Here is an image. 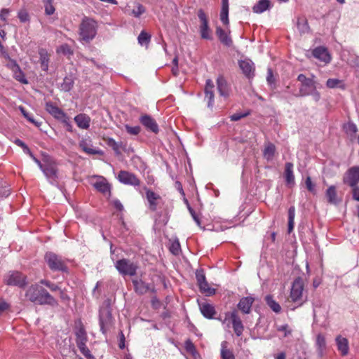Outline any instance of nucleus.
<instances>
[{"label": "nucleus", "instance_id": "nucleus-1", "mask_svg": "<svg viewBox=\"0 0 359 359\" xmlns=\"http://www.w3.org/2000/svg\"><path fill=\"white\" fill-rule=\"evenodd\" d=\"M27 300L39 305L57 306V301L43 287L38 284L30 285L25 292Z\"/></svg>", "mask_w": 359, "mask_h": 359}, {"label": "nucleus", "instance_id": "nucleus-2", "mask_svg": "<svg viewBox=\"0 0 359 359\" xmlns=\"http://www.w3.org/2000/svg\"><path fill=\"white\" fill-rule=\"evenodd\" d=\"M297 80L300 83L297 96L306 97L311 95L316 102L320 100V93L318 90L320 84L316 79L314 74H311L310 76L307 77L304 74H299Z\"/></svg>", "mask_w": 359, "mask_h": 359}, {"label": "nucleus", "instance_id": "nucleus-3", "mask_svg": "<svg viewBox=\"0 0 359 359\" xmlns=\"http://www.w3.org/2000/svg\"><path fill=\"white\" fill-rule=\"evenodd\" d=\"M114 318L111 314V302L109 299L104 302L99 309V325L100 331L107 335L108 331L112 327Z\"/></svg>", "mask_w": 359, "mask_h": 359}, {"label": "nucleus", "instance_id": "nucleus-4", "mask_svg": "<svg viewBox=\"0 0 359 359\" xmlns=\"http://www.w3.org/2000/svg\"><path fill=\"white\" fill-rule=\"evenodd\" d=\"M97 34L96 22L93 19L84 18L79 26V35L81 39L85 42H90Z\"/></svg>", "mask_w": 359, "mask_h": 359}, {"label": "nucleus", "instance_id": "nucleus-5", "mask_svg": "<svg viewBox=\"0 0 359 359\" xmlns=\"http://www.w3.org/2000/svg\"><path fill=\"white\" fill-rule=\"evenodd\" d=\"M44 259L50 270L53 271L68 272V267L65 261L60 256L52 252H48L46 253Z\"/></svg>", "mask_w": 359, "mask_h": 359}, {"label": "nucleus", "instance_id": "nucleus-6", "mask_svg": "<svg viewBox=\"0 0 359 359\" xmlns=\"http://www.w3.org/2000/svg\"><path fill=\"white\" fill-rule=\"evenodd\" d=\"M114 266L121 275L130 276L136 275L138 269L136 264L125 258L117 260L114 264Z\"/></svg>", "mask_w": 359, "mask_h": 359}, {"label": "nucleus", "instance_id": "nucleus-7", "mask_svg": "<svg viewBox=\"0 0 359 359\" xmlns=\"http://www.w3.org/2000/svg\"><path fill=\"white\" fill-rule=\"evenodd\" d=\"M227 320H231L236 335L241 337L244 331V325L236 309L225 313V318L222 320V323H225Z\"/></svg>", "mask_w": 359, "mask_h": 359}, {"label": "nucleus", "instance_id": "nucleus-8", "mask_svg": "<svg viewBox=\"0 0 359 359\" xmlns=\"http://www.w3.org/2000/svg\"><path fill=\"white\" fill-rule=\"evenodd\" d=\"M198 18L200 20L199 32L201 39L206 40H212V31L209 26L208 18L205 11L201 8L197 13Z\"/></svg>", "mask_w": 359, "mask_h": 359}, {"label": "nucleus", "instance_id": "nucleus-9", "mask_svg": "<svg viewBox=\"0 0 359 359\" xmlns=\"http://www.w3.org/2000/svg\"><path fill=\"white\" fill-rule=\"evenodd\" d=\"M304 290V281L300 277L294 279L292 283L290 291V298L294 303L298 304V306H302L304 303L302 300Z\"/></svg>", "mask_w": 359, "mask_h": 359}, {"label": "nucleus", "instance_id": "nucleus-10", "mask_svg": "<svg viewBox=\"0 0 359 359\" xmlns=\"http://www.w3.org/2000/svg\"><path fill=\"white\" fill-rule=\"evenodd\" d=\"M4 281L8 285L24 287L27 285V276L17 271H10L5 276Z\"/></svg>", "mask_w": 359, "mask_h": 359}, {"label": "nucleus", "instance_id": "nucleus-11", "mask_svg": "<svg viewBox=\"0 0 359 359\" xmlns=\"http://www.w3.org/2000/svg\"><path fill=\"white\" fill-rule=\"evenodd\" d=\"M41 170L52 185L57 184L58 169L55 163L45 162V165L43 166Z\"/></svg>", "mask_w": 359, "mask_h": 359}, {"label": "nucleus", "instance_id": "nucleus-12", "mask_svg": "<svg viewBox=\"0 0 359 359\" xmlns=\"http://www.w3.org/2000/svg\"><path fill=\"white\" fill-rule=\"evenodd\" d=\"M144 190L145 191L146 198L148 202V208L149 210L151 212L156 211L158 207L163 204V199L161 196L147 187H144Z\"/></svg>", "mask_w": 359, "mask_h": 359}, {"label": "nucleus", "instance_id": "nucleus-13", "mask_svg": "<svg viewBox=\"0 0 359 359\" xmlns=\"http://www.w3.org/2000/svg\"><path fill=\"white\" fill-rule=\"evenodd\" d=\"M343 183L346 185L355 187L359 183V166L348 168L343 176Z\"/></svg>", "mask_w": 359, "mask_h": 359}, {"label": "nucleus", "instance_id": "nucleus-14", "mask_svg": "<svg viewBox=\"0 0 359 359\" xmlns=\"http://www.w3.org/2000/svg\"><path fill=\"white\" fill-rule=\"evenodd\" d=\"M117 178L118 181L123 184L131 185L133 187H137L140 184V180L137 177V176L128 171L121 170L118 172Z\"/></svg>", "mask_w": 359, "mask_h": 359}, {"label": "nucleus", "instance_id": "nucleus-15", "mask_svg": "<svg viewBox=\"0 0 359 359\" xmlns=\"http://www.w3.org/2000/svg\"><path fill=\"white\" fill-rule=\"evenodd\" d=\"M238 66L243 74L248 79H251L255 76V65L249 59L241 60L238 61Z\"/></svg>", "mask_w": 359, "mask_h": 359}, {"label": "nucleus", "instance_id": "nucleus-16", "mask_svg": "<svg viewBox=\"0 0 359 359\" xmlns=\"http://www.w3.org/2000/svg\"><path fill=\"white\" fill-rule=\"evenodd\" d=\"M45 109L54 118L59 121H62L66 118L67 114L60 108L57 107L54 103L48 102L46 103Z\"/></svg>", "mask_w": 359, "mask_h": 359}, {"label": "nucleus", "instance_id": "nucleus-17", "mask_svg": "<svg viewBox=\"0 0 359 359\" xmlns=\"http://www.w3.org/2000/svg\"><path fill=\"white\" fill-rule=\"evenodd\" d=\"M140 122L144 128L155 134H157L159 131L158 126L156 120L152 118L150 115L144 114L140 117Z\"/></svg>", "mask_w": 359, "mask_h": 359}, {"label": "nucleus", "instance_id": "nucleus-18", "mask_svg": "<svg viewBox=\"0 0 359 359\" xmlns=\"http://www.w3.org/2000/svg\"><path fill=\"white\" fill-rule=\"evenodd\" d=\"M133 284L135 292L139 294H144L149 291L153 293H156V292L154 287H151L150 284L147 283L142 280H133Z\"/></svg>", "mask_w": 359, "mask_h": 359}, {"label": "nucleus", "instance_id": "nucleus-19", "mask_svg": "<svg viewBox=\"0 0 359 359\" xmlns=\"http://www.w3.org/2000/svg\"><path fill=\"white\" fill-rule=\"evenodd\" d=\"M214 83L210 79H207L204 89L205 99L208 101V107L212 108L214 105L215 95H214Z\"/></svg>", "mask_w": 359, "mask_h": 359}, {"label": "nucleus", "instance_id": "nucleus-20", "mask_svg": "<svg viewBox=\"0 0 359 359\" xmlns=\"http://www.w3.org/2000/svg\"><path fill=\"white\" fill-rule=\"evenodd\" d=\"M312 54L314 57L325 64H327L331 61V56L325 47H316L313 50Z\"/></svg>", "mask_w": 359, "mask_h": 359}, {"label": "nucleus", "instance_id": "nucleus-21", "mask_svg": "<svg viewBox=\"0 0 359 359\" xmlns=\"http://www.w3.org/2000/svg\"><path fill=\"white\" fill-rule=\"evenodd\" d=\"M254 302L255 299L252 297H244L240 299L237 307L243 314H249Z\"/></svg>", "mask_w": 359, "mask_h": 359}, {"label": "nucleus", "instance_id": "nucleus-22", "mask_svg": "<svg viewBox=\"0 0 359 359\" xmlns=\"http://www.w3.org/2000/svg\"><path fill=\"white\" fill-rule=\"evenodd\" d=\"M217 90L219 95L225 98L230 95L231 88L226 80L223 76H219L217 79Z\"/></svg>", "mask_w": 359, "mask_h": 359}, {"label": "nucleus", "instance_id": "nucleus-23", "mask_svg": "<svg viewBox=\"0 0 359 359\" xmlns=\"http://www.w3.org/2000/svg\"><path fill=\"white\" fill-rule=\"evenodd\" d=\"M229 34L230 32H226L219 26H217L216 27V34L219 41L226 47H231L233 45V41Z\"/></svg>", "mask_w": 359, "mask_h": 359}, {"label": "nucleus", "instance_id": "nucleus-24", "mask_svg": "<svg viewBox=\"0 0 359 359\" xmlns=\"http://www.w3.org/2000/svg\"><path fill=\"white\" fill-rule=\"evenodd\" d=\"M199 308L202 315L208 318L212 319L216 314V311L213 305L207 302H198Z\"/></svg>", "mask_w": 359, "mask_h": 359}, {"label": "nucleus", "instance_id": "nucleus-25", "mask_svg": "<svg viewBox=\"0 0 359 359\" xmlns=\"http://www.w3.org/2000/svg\"><path fill=\"white\" fill-rule=\"evenodd\" d=\"M336 344L338 351L341 353V355L345 356L348 355L349 351L348 341L346 338L338 335L336 339Z\"/></svg>", "mask_w": 359, "mask_h": 359}, {"label": "nucleus", "instance_id": "nucleus-26", "mask_svg": "<svg viewBox=\"0 0 359 359\" xmlns=\"http://www.w3.org/2000/svg\"><path fill=\"white\" fill-rule=\"evenodd\" d=\"M293 167L291 162H287L285 165L284 177L287 185L293 186L295 184Z\"/></svg>", "mask_w": 359, "mask_h": 359}, {"label": "nucleus", "instance_id": "nucleus-27", "mask_svg": "<svg viewBox=\"0 0 359 359\" xmlns=\"http://www.w3.org/2000/svg\"><path fill=\"white\" fill-rule=\"evenodd\" d=\"M74 121L81 129L87 130L90 127V118L86 114H79L74 117Z\"/></svg>", "mask_w": 359, "mask_h": 359}, {"label": "nucleus", "instance_id": "nucleus-28", "mask_svg": "<svg viewBox=\"0 0 359 359\" xmlns=\"http://www.w3.org/2000/svg\"><path fill=\"white\" fill-rule=\"evenodd\" d=\"M93 186L97 191L102 193L103 194H111L110 184L107 182L106 179L104 177H102L101 180L94 183Z\"/></svg>", "mask_w": 359, "mask_h": 359}, {"label": "nucleus", "instance_id": "nucleus-29", "mask_svg": "<svg viewBox=\"0 0 359 359\" xmlns=\"http://www.w3.org/2000/svg\"><path fill=\"white\" fill-rule=\"evenodd\" d=\"M325 196L328 203L331 204L337 205L341 201V200H339L337 198L336 187L334 185L328 187L326 190Z\"/></svg>", "mask_w": 359, "mask_h": 359}, {"label": "nucleus", "instance_id": "nucleus-30", "mask_svg": "<svg viewBox=\"0 0 359 359\" xmlns=\"http://www.w3.org/2000/svg\"><path fill=\"white\" fill-rule=\"evenodd\" d=\"M104 140L107 145L113 149L116 156H119L121 154V149L122 148L123 146L121 142H116L112 137H107L104 138Z\"/></svg>", "mask_w": 359, "mask_h": 359}, {"label": "nucleus", "instance_id": "nucleus-31", "mask_svg": "<svg viewBox=\"0 0 359 359\" xmlns=\"http://www.w3.org/2000/svg\"><path fill=\"white\" fill-rule=\"evenodd\" d=\"M39 60L41 63V67L43 71H48V63H49V55L44 48H40L39 50Z\"/></svg>", "mask_w": 359, "mask_h": 359}, {"label": "nucleus", "instance_id": "nucleus-32", "mask_svg": "<svg viewBox=\"0 0 359 359\" xmlns=\"http://www.w3.org/2000/svg\"><path fill=\"white\" fill-rule=\"evenodd\" d=\"M276 146L271 142H268L265 144L263 150V156L268 161H271L276 153Z\"/></svg>", "mask_w": 359, "mask_h": 359}, {"label": "nucleus", "instance_id": "nucleus-33", "mask_svg": "<svg viewBox=\"0 0 359 359\" xmlns=\"http://www.w3.org/2000/svg\"><path fill=\"white\" fill-rule=\"evenodd\" d=\"M271 3L269 0H260L252 7L255 13H262L270 8Z\"/></svg>", "mask_w": 359, "mask_h": 359}, {"label": "nucleus", "instance_id": "nucleus-34", "mask_svg": "<svg viewBox=\"0 0 359 359\" xmlns=\"http://www.w3.org/2000/svg\"><path fill=\"white\" fill-rule=\"evenodd\" d=\"M228 342L223 341L221 344L220 355L222 359H235V355L232 351L227 348Z\"/></svg>", "mask_w": 359, "mask_h": 359}, {"label": "nucleus", "instance_id": "nucleus-35", "mask_svg": "<svg viewBox=\"0 0 359 359\" xmlns=\"http://www.w3.org/2000/svg\"><path fill=\"white\" fill-rule=\"evenodd\" d=\"M79 147L85 153L90 154V155L98 154V155L102 156L104 154L103 151L98 149L93 148L91 146H90L88 148H86V140H82L81 141L79 142Z\"/></svg>", "mask_w": 359, "mask_h": 359}, {"label": "nucleus", "instance_id": "nucleus-36", "mask_svg": "<svg viewBox=\"0 0 359 359\" xmlns=\"http://www.w3.org/2000/svg\"><path fill=\"white\" fill-rule=\"evenodd\" d=\"M265 301L269 308L275 313H279L281 311V306L276 302L272 295L268 294L265 297Z\"/></svg>", "mask_w": 359, "mask_h": 359}, {"label": "nucleus", "instance_id": "nucleus-37", "mask_svg": "<svg viewBox=\"0 0 359 359\" xmlns=\"http://www.w3.org/2000/svg\"><path fill=\"white\" fill-rule=\"evenodd\" d=\"M76 344L86 343L88 341L87 333L85 328L81 326L76 332Z\"/></svg>", "mask_w": 359, "mask_h": 359}, {"label": "nucleus", "instance_id": "nucleus-38", "mask_svg": "<svg viewBox=\"0 0 359 359\" xmlns=\"http://www.w3.org/2000/svg\"><path fill=\"white\" fill-rule=\"evenodd\" d=\"M295 207L290 206L288 209V227L287 233H290L293 231L294 226Z\"/></svg>", "mask_w": 359, "mask_h": 359}, {"label": "nucleus", "instance_id": "nucleus-39", "mask_svg": "<svg viewBox=\"0 0 359 359\" xmlns=\"http://www.w3.org/2000/svg\"><path fill=\"white\" fill-rule=\"evenodd\" d=\"M316 344L318 348V353L322 355L323 353V351L326 348V341L325 337L322 334H318L316 337Z\"/></svg>", "mask_w": 359, "mask_h": 359}, {"label": "nucleus", "instance_id": "nucleus-40", "mask_svg": "<svg viewBox=\"0 0 359 359\" xmlns=\"http://www.w3.org/2000/svg\"><path fill=\"white\" fill-rule=\"evenodd\" d=\"M297 27L301 33L309 32L310 29L308 21L304 17L297 18Z\"/></svg>", "mask_w": 359, "mask_h": 359}, {"label": "nucleus", "instance_id": "nucleus-41", "mask_svg": "<svg viewBox=\"0 0 359 359\" xmlns=\"http://www.w3.org/2000/svg\"><path fill=\"white\" fill-rule=\"evenodd\" d=\"M74 80L71 76H65L61 83L60 88L65 92H69L74 86Z\"/></svg>", "mask_w": 359, "mask_h": 359}, {"label": "nucleus", "instance_id": "nucleus-42", "mask_svg": "<svg viewBox=\"0 0 359 359\" xmlns=\"http://www.w3.org/2000/svg\"><path fill=\"white\" fill-rule=\"evenodd\" d=\"M201 293L205 294L206 296H212L215 294V289L209 286L207 281L198 285Z\"/></svg>", "mask_w": 359, "mask_h": 359}, {"label": "nucleus", "instance_id": "nucleus-43", "mask_svg": "<svg viewBox=\"0 0 359 359\" xmlns=\"http://www.w3.org/2000/svg\"><path fill=\"white\" fill-rule=\"evenodd\" d=\"M151 34H149V33L146 32L145 31H142L140 32V34H139L138 37H137V40H138V43L141 45V46H148L149 43H150V41H151Z\"/></svg>", "mask_w": 359, "mask_h": 359}, {"label": "nucleus", "instance_id": "nucleus-44", "mask_svg": "<svg viewBox=\"0 0 359 359\" xmlns=\"http://www.w3.org/2000/svg\"><path fill=\"white\" fill-rule=\"evenodd\" d=\"M13 77L18 81H20L22 83H27L28 81L25 78V74L20 69V66L16 68L15 70L13 71Z\"/></svg>", "mask_w": 359, "mask_h": 359}, {"label": "nucleus", "instance_id": "nucleus-45", "mask_svg": "<svg viewBox=\"0 0 359 359\" xmlns=\"http://www.w3.org/2000/svg\"><path fill=\"white\" fill-rule=\"evenodd\" d=\"M77 347L80 350L81 353L87 358V359H95V356L91 354L90 351L86 346V343L76 344Z\"/></svg>", "mask_w": 359, "mask_h": 359}, {"label": "nucleus", "instance_id": "nucleus-46", "mask_svg": "<svg viewBox=\"0 0 359 359\" xmlns=\"http://www.w3.org/2000/svg\"><path fill=\"white\" fill-rule=\"evenodd\" d=\"M145 12V7L141 4L136 3L134 8L131 11L130 15H133L135 18H140Z\"/></svg>", "mask_w": 359, "mask_h": 359}, {"label": "nucleus", "instance_id": "nucleus-47", "mask_svg": "<svg viewBox=\"0 0 359 359\" xmlns=\"http://www.w3.org/2000/svg\"><path fill=\"white\" fill-rule=\"evenodd\" d=\"M219 17L221 22L224 25H229V6H222Z\"/></svg>", "mask_w": 359, "mask_h": 359}, {"label": "nucleus", "instance_id": "nucleus-48", "mask_svg": "<svg viewBox=\"0 0 359 359\" xmlns=\"http://www.w3.org/2000/svg\"><path fill=\"white\" fill-rule=\"evenodd\" d=\"M344 130L346 133L351 137H355L358 131L357 126L353 123H348L346 125H345Z\"/></svg>", "mask_w": 359, "mask_h": 359}, {"label": "nucleus", "instance_id": "nucleus-49", "mask_svg": "<svg viewBox=\"0 0 359 359\" xmlns=\"http://www.w3.org/2000/svg\"><path fill=\"white\" fill-rule=\"evenodd\" d=\"M169 250L174 255H179L181 252L180 243L178 240L172 241L170 245Z\"/></svg>", "mask_w": 359, "mask_h": 359}, {"label": "nucleus", "instance_id": "nucleus-50", "mask_svg": "<svg viewBox=\"0 0 359 359\" xmlns=\"http://www.w3.org/2000/svg\"><path fill=\"white\" fill-rule=\"evenodd\" d=\"M342 83V81L338 79H329L326 81V86L329 88H334L339 87L341 88V84Z\"/></svg>", "mask_w": 359, "mask_h": 359}, {"label": "nucleus", "instance_id": "nucleus-51", "mask_svg": "<svg viewBox=\"0 0 359 359\" xmlns=\"http://www.w3.org/2000/svg\"><path fill=\"white\" fill-rule=\"evenodd\" d=\"M40 283L41 285L46 286L53 292L57 291V290H60V288L57 286V285H56L54 283H52L50 280H46V279L41 280Z\"/></svg>", "mask_w": 359, "mask_h": 359}, {"label": "nucleus", "instance_id": "nucleus-52", "mask_svg": "<svg viewBox=\"0 0 359 359\" xmlns=\"http://www.w3.org/2000/svg\"><path fill=\"white\" fill-rule=\"evenodd\" d=\"M57 52L61 53L65 55H73V50H72L71 47L67 43H64V44L61 45L59 47Z\"/></svg>", "mask_w": 359, "mask_h": 359}, {"label": "nucleus", "instance_id": "nucleus-53", "mask_svg": "<svg viewBox=\"0 0 359 359\" xmlns=\"http://www.w3.org/2000/svg\"><path fill=\"white\" fill-rule=\"evenodd\" d=\"M125 128L128 133L133 135H138L141 131V128L138 126H130L126 124L125 125Z\"/></svg>", "mask_w": 359, "mask_h": 359}, {"label": "nucleus", "instance_id": "nucleus-54", "mask_svg": "<svg viewBox=\"0 0 359 359\" xmlns=\"http://www.w3.org/2000/svg\"><path fill=\"white\" fill-rule=\"evenodd\" d=\"M196 278L197 280L198 286L201 283L207 281L205 273L203 270H197L196 272Z\"/></svg>", "mask_w": 359, "mask_h": 359}, {"label": "nucleus", "instance_id": "nucleus-55", "mask_svg": "<svg viewBox=\"0 0 359 359\" xmlns=\"http://www.w3.org/2000/svg\"><path fill=\"white\" fill-rule=\"evenodd\" d=\"M305 184L308 191L312 194H316L315 184L312 182L311 177L310 176L306 177L305 180Z\"/></svg>", "mask_w": 359, "mask_h": 359}, {"label": "nucleus", "instance_id": "nucleus-56", "mask_svg": "<svg viewBox=\"0 0 359 359\" xmlns=\"http://www.w3.org/2000/svg\"><path fill=\"white\" fill-rule=\"evenodd\" d=\"M250 114V111H247L245 113L238 112L232 114L230 116V119L231 121H237L241 120L242 118H245Z\"/></svg>", "mask_w": 359, "mask_h": 359}, {"label": "nucleus", "instance_id": "nucleus-57", "mask_svg": "<svg viewBox=\"0 0 359 359\" xmlns=\"http://www.w3.org/2000/svg\"><path fill=\"white\" fill-rule=\"evenodd\" d=\"M279 332H284V337H286L292 334V330L289 327L287 324L280 325L277 327Z\"/></svg>", "mask_w": 359, "mask_h": 359}, {"label": "nucleus", "instance_id": "nucleus-58", "mask_svg": "<svg viewBox=\"0 0 359 359\" xmlns=\"http://www.w3.org/2000/svg\"><path fill=\"white\" fill-rule=\"evenodd\" d=\"M18 17L22 22H26L29 20V14L25 10L20 11L18 13Z\"/></svg>", "mask_w": 359, "mask_h": 359}, {"label": "nucleus", "instance_id": "nucleus-59", "mask_svg": "<svg viewBox=\"0 0 359 359\" xmlns=\"http://www.w3.org/2000/svg\"><path fill=\"white\" fill-rule=\"evenodd\" d=\"M184 347L187 352L194 354L196 350L194 344L190 339H188L184 343Z\"/></svg>", "mask_w": 359, "mask_h": 359}, {"label": "nucleus", "instance_id": "nucleus-60", "mask_svg": "<svg viewBox=\"0 0 359 359\" xmlns=\"http://www.w3.org/2000/svg\"><path fill=\"white\" fill-rule=\"evenodd\" d=\"M188 209H189V211L190 214L192 216V218L196 222L197 225L198 226H201V220H200L199 217H198L197 214L196 213V212L194 211V210L191 207H190L189 205L188 206Z\"/></svg>", "mask_w": 359, "mask_h": 359}, {"label": "nucleus", "instance_id": "nucleus-61", "mask_svg": "<svg viewBox=\"0 0 359 359\" xmlns=\"http://www.w3.org/2000/svg\"><path fill=\"white\" fill-rule=\"evenodd\" d=\"M61 123L64 124V126L66 128V130L69 132H73V126L71 123L69 118L68 116H66V118H64Z\"/></svg>", "mask_w": 359, "mask_h": 359}, {"label": "nucleus", "instance_id": "nucleus-62", "mask_svg": "<svg viewBox=\"0 0 359 359\" xmlns=\"http://www.w3.org/2000/svg\"><path fill=\"white\" fill-rule=\"evenodd\" d=\"M25 118L36 127H40L41 125V122L35 120L33 115L30 114L29 113L28 114H25Z\"/></svg>", "mask_w": 359, "mask_h": 359}, {"label": "nucleus", "instance_id": "nucleus-63", "mask_svg": "<svg viewBox=\"0 0 359 359\" xmlns=\"http://www.w3.org/2000/svg\"><path fill=\"white\" fill-rule=\"evenodd\" d=\"M44 8H45V13L47 15H53L55 13V8L53 6V3L44 5Z\"/></svg>", "mask_w": 359, "mask_h": 359}, {"label": "nucleus", "instance_id": "nucleus-64", "mask_svg": "<svg viewBox=\"0 0 359 359\" xmlns=\"http://www.w3.org/2000/svg\"><path fill=\"white\" fill-rule=\"evenodd\" d=\"M352 188V198L356 201H359V187L358 186L351 187Z\"/></svg>", "mask_w": 359, "mask_h": 359}]
</instances>
